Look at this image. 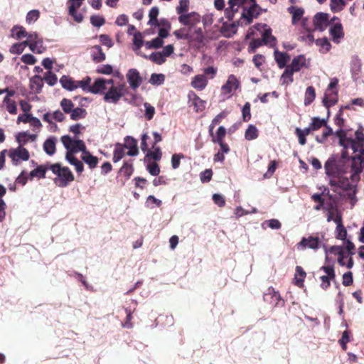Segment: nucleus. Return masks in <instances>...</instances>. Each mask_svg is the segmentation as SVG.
Instances as JSON below:
<instances>
[{"mask_svg":"<svg viewBox=\"0 0 364 364\" xmlns=\"http://www.w3.org/2000/svg\"><path fill=\"white\" fill-rule=\"evenodd\" d=\"M321 244L322 242L318 237L309 235L307 237H302L301 241L296 245V247L301 250H306V248L317 250Z\"/></svg>","mask_w":364,"mask_h":364,"instance_id":"obj_8","label":"nucleus"},{"mask_svg":"<svg viewBox=\"0 0 364 364\" xmlns=\"http://www.w3.org/2000/svg\"><path fill=\"white\" fill-rule=\"evenodd\" d=\"M36 139V134H29L26 132H21L17 136V141L20 145H23L28 142V140L35 141Z\"/></svg>","mask_w":364,"mask_h":364,"instance_id":"obj_45","label":"nucleus"},{"mask_svg":"<svg viewBox=\"0 0 364 364\" xmlns=\"http://www.w3.org/2000/svg\"><path fill=\"white\" fill-rule=\"evenodd\" d=\"M77 82V88L81 87L84 91L89 92V87H91L90 85L91 82V78L89 76L83 78L82 80L76 81Z\"/></svg>","mask_w":364,"mask_h":364,"instance_id":"obj_58","label":"nucleus"},{"mask_svg":"<svg viewBox=\"0 0 364 364\" xmlns=\"http://www.w3.org/2000/svg\"><path fill=\"white\" fill-rule=\"evenodd\" d=\"M9 156L15 165L18 164V161H28L30 158L28 151L20 145L16 149H11L9 151Z\"/></svg>","mask_w":364,"mask_h":364,"instance_id":"obj_11","label":"nucleus"},{"mask_svg":"<svg viewBox=\"0 0 364 364\" xmlns=\"http://www.w3.org/2000/svg\"><path fill=\"white\" fill-rule=\"evenodd\" d=\"M316 92L313 86H309L305 92L304 105H309L315 99Z\"/></svg>","mask_w":364,"mask_h":364,"instance_id":"obj_41","label":"nucleus"},{"mask_svg":"<svg viewBox=\"0 0 364 364\" xmlns=\"http://www.w3.org/2000/svg\"><path fill=\"white\" fill-rule=\"evenodd\" d=\"M174 50L173 45L170 44L163 48L161 51V64L166 61V58L170 56Z\"/></svg>","mask_w":364,"mask_h":364,"instance_id":"obj_48","label":"nucleus"},{"mask_svg":"<svg viewBox=\"0 0 364 364\" xmlns=\"http://www.w3.org/2000/svg\"><path fill=\"white\" fill-rule=\"evenodd\" d=\"M3 103L6 105V110L11 114H16L17 113V106L14 100L11 98L4 97Z\"/></svg>","mask_w":364,"mask_h":364,"instance_id":"obj_40","label":"nucleus"},{"mask_svg":"<svg viewBox=\"0 0 364 364\" xmlns=\"http://www.w3.org/2000/svg\"><path fill=\"white\" fill-rule=\"evenodd\" d=\"M333 222L337 225L336 233L337 238L341 240H345L347 236V231L344 225H343L342 217L341 215L337 214L333 219Z\"/></svg>","mask_w":364,"mask_h":364,"instance_id":"obj_25","label":"nucleus"},{"mask_svg":"<svg viewBox=\"0 0 364 364\" xmlns=\"http://www.w3.org/2000/svg\"><path fill=\"white\" fill-rule=\"evenodd\" d=\"M208 78L205 75H196L192 78L191 85L196 90L201 91L208 85Z\"/></svg>","mask_w":364,"mask_h":364,"instance_id":"obj_20","label":"nucleus"},{"mask_svg":"<svg viewBox=\"0 0 364 364\" xmlns=\"http://www.w3.org/2000/svg\"><path fill=\"white\" fill-rule=\"evenodd\" d=\"M83 1L84 0H68L67 3L69 14L78 23L81 22L85 18L82 14L77 11Z\"/></svg>","mask_w":364,"mask_h":364,"instance_id":"obj_12","label":"nucleus"},{"mask_svg":"<svg viewBox=\"0 0 364 364\" xmlns=\"http://www.w3.org/2000/svg\"><path fill=\"white\" fill-rule=\"evenodd\" d=\"M62 87L68 90L72 91L77 89V82L72 77L63 75L60 79Z\"/></svg>","mask_w":364,"mask_h":364,"instance_id":"obj_29","label":"nucleus"},{"mask_svg":"<svg viewBox=\"0 0 364 364\" xmlns=\"http://www.w3.org/2000/svg\"><path fill=\"white\" fill-rule=\"evenodd\" d=\"M81 159L88 165L90 169L96 168L99 162L98 158L92 155L89 151L82 154Z\"/></svg>","mask_w":364,"mask_h":364,"instance_id":"obj_28","label":"nucleus"},{"mask_svg":"<svg viewBox=\"0 0 364 364\" xmlns=\"http://www.w3.org/2000/svg\"><path fill=\"white\" fill-rule=\"evenodd\" d=\"M187 25L188 26L187 30L186 28H183L181 31H175V34L177 37L201 43L204 38L201 28H197L195 24Z\"/></svg>","mask_w":364,"mask_h":364,"instance_id":"obj_5","label":"nucleus"},{"mask_svg":"<svg viewBox=\"0 0 364 364\" xmlns=\"http://www.w3.org/2000/svg\"><path fill=\"white\" fill-rule=\"evenodd\" d=\"M108 87L105 85V79L102 78H97L93 83L92 85H91L90 87H89V92L93 94H104L106 90H107Z\"/></svg>","mask_w":364,"mask_h":364,"instance_id":"obj_21","label":"nucleus"},{"mask_svg":"<svg viewBox=\"0 0 364 364\" xmlns=\"http://www.w3.org/2000/svg\"><path fill=\"white\" fill-rule=\"evenodd\" d=\"M123 146H124L125 149H129V151L127 152L129 156H136L139 153L137 141L132 136L125 137L124 145H123Z\"/></svg>","mask_w":364,"mask_h":364,"instance_id":"obj_24","label":"nucleus"},{"mask_svg":"<svg viewBox=\"0 0 364 364\" xmlns=\"http://www.w3.org/2000/svg\"><path fill=\"white\" fill-rule=\"evenodd\" d=\"M311 198L317 203V205L314 208L315 210H327L326 207L324 206L325 200L322 198V194L314 193L311 196Z\"/></svg>","mask_w":364,"mask_h":364,"instance_id":"obj_35","label":"nucleus"},{"mask_svg":"<svg viewBox=\"0 0 364 364\" xmlns=\"http://www.w3.org/2000/svg\"><path fill=\"white\" fill-rule=\"evenodd\" d=\"M125 147L121 144H117L114 150L112 160L114 163L120 161L125 155Z\"/></svg>","mask_w":364,"mask_h":364,"instance_id":"obj_37","label":"nucleus"},{"mask_svg":"<svg viewBox=\"0 0 364 364\" xmlns=\"http://www.w3.org/2000/svg\"><path fill=\"white\" fill-rule=\"evenodd\" d=\"M40 16V12L38 10L33 9L30 11L26 18V23L36 22Z\"/></svg>","mask_w":364,"mask_h":364,"instance_id":"obj_60","label":"nucleus"},{"mask_svg":"<svg viewBox=\"0 0 364 364\" xmlns=\"http://www.w3.org/2000/svg\"><path fill=\"white\" fill-rule=\"evenodd\" d=\"M50 163L47 162L46 164L38 165L36 168L32 170L29 176L31 179L37 178L38 179L45 178L47 171L50 170Z\"/></svg>","mask_w":364,"mask_h":364,"instance_id":"obj_19","label":"nucleus"},{"mask_svg":"<svg viewBox=\"0 0 364 364\" xmlns=\"http://www.w3.org/2000/svg\"><path fill=\"white\" fill-rule=\"evenodd\" d=\"M316 45L319 47V52L321 53H328L331 48V45L327 38L317 39Z\"/></svg>","mask_w":364,"mask_h":364,"instance_id":"obj_33","label":"nucleus"},{"mask_svg":"<svg viewBox=\"0 0 364 364\" xmlns=\"http://www.w3.org/2000/svg\"><path fill=\"white\" fill-rule=\"evenodd\" d=\"M239 24H223L220 27V32L223 36L230 38L237 31V26Z\"/></svg>","mask_w":364,"mask_h":364,"instance_id":"obj_31","label":"nucleus"},{"mask_svg":"<svg viewBox=\"0 0 364 364\" xmlns=\"http://www.w3.org/2000/svg\"><path fill=\"white\" fill-rule=\"evenodd\" d=\"M96 72L99 74L110 75L113 72V68L110 65H102L97 68Z\"/></svg>","mask_w":364,"mask_h":364,"instance_id":"obj_63","label":"nucleus"},{"mask_svg":"<svg viewBox=\"0 0 364 364\" xmlns=\"http://www.w3.org/2000/svg\"><path fill=\"white\" fill-rule=\"evenodd\" d=\"M326 173L331 176L329 185L334 188H341L346 192L351 206L353 207L357 202L356 183L360 180V173L364 165L350 159L348 153L343 151L341 156L333 155L326 161L324 165Z\"/></svg>","mask_w":364,"mask_h":364,"instance_id":"obj_1","label":"nucleus"},{"mask_svg":"<svg viewBox=\"0 0 364 364\" xmlns=\"http://www.w3.org/2000/svg\"><path fill=\"white\" fill-rule=\"evenodd\" d=\"M127 79L130 87L136 90L142 82V77L136 69H130L127 74Z\"/></svg>","mask_w":364,"mask_h":364,"instance_id":"obj_17","label":"nucleus"},{"mask_svg":"<svg viewBox=\"0 0 364 364\" xmlns=\"http://www.w3.org/2000/svg\"><path fill=\"white\" fill-rule=\"evenodd\" d=\"M49 85L53 86L57 82V76L50 71L46 73L43 78Z\"/></svg>","mask_w":364,"mask_h":364,"instance_id":"obj_61","label":"nucleus"},{"mask_svg":"<svg viewBox=\"0 0 364 364\" xmlns=\"http://www.w3.org/2000/svg\"><path fill=\"white\" fill-rule=\"evenodd\" d=\"M60 106L63 112L66 114H70L75 108V105L71 100L63 98L60 102Z\"/></svg>","mask_w":364,"mask_h":364,"instance_id":"obj_43","label":"nucleus"},{"mask_svg":"<svg viewBox=\"0 0 364 364\" xmlns=\"http://www.w3.org/2000/svg\"><path fill=\"white\" fill-rule=\"evenodd\" d=\"M250 108H251V105L249 102H247L242 107V119L244 122H248L251 119Z\"/></svg>","mask_w":364,"mask_h":364,"instance_id":"obj_57","label":"nucleus"},{"mask_svg":"<svg viewBox=\"0 0 364 364\" xmlns=\"http://www.w3.org/2000/svg\"><path fill=\"white\" fill-rule=\"evenodd\" d=\"M43 149L47 154L50 156L53 155L55 152V139L50 138L46 139L43 143Z\"/></svg>","mask_w":364,"mask_h":364,"instance_id":"obj_36","label":"nucleus"},{"mask_svg":"<svg viewBox=\"0 0 364 364\" xmlns=\"http://www.w3.org/2000/svg\"><path fill=\"white\" fill-rule=\"evenodd\" d=\"M274 59L279 68H287V63L290 60V55L285 52H280L275 50L274 52Z\"/></svg>","mask_w":364,"mask_h":364,"instance_id":"obj_23","label":"nucleus"},{"mask_svg":"<svg viewBox=\"0 0 364 364\" xmlns=\"http://www.w3.org/2000/svg\"><path fill=\"white\" fill-rule=\"evenodd\" d=\"M289 10L292 14V23L299 21L304 14V10L300 8L291 7Z\"/></svg>","mask_w":364,"mask_h":364,"instance_id":"obj_51","label":"nucleus"},{"mask_svg":"<svg viewBox=\"0 0 364 364\" xmlns=\"http://www.w3.org/2000/svg\"><path fill=\"white\" fill-rule=\"evenodd\" d=\"M346 0H331L330 7L333 12H338L343 10L346 4Z\"/></svg>","mask_w":364,"mask_h":364,"instance_id":"obj_42","label":"nucleus"},{"mask_svg":"<svg viewBox=\"0 0 364 364\" xmlns=\"http://www.w3.org/2000/svg\"><path fill=\"white\" fill-rule=\"evenodd\" d=\"M330 34L333 41L338 43L344 36L342 24H333V26L330 28Z\"/></svg>","mask_w":364,"mask_h":364,"instance_id":"obj_27","label":"nucleus"},{"mask_svg":"<svg viewBox=\"0 0 364 364\" xmlns=\"http://www.w3.org/2000/svg\"><path fill=\"white\" fill-rule=\"evenodd\" d=\"M154 143L151 145V148L154 151H151L149 148L147 139H149V136L144 134L141 136V149L144 152H146L144 158V161L146 164V168L149 172L153 176H157L159 173V167L156 163V161L159 160V148L156 147V144L159 141V134L157 132L154 133Z\"/></svg>","mask_w":364,"mask_h":364,"instance_id":"obj_2","label":"nucleus"},{"mask_svg":"<svg viewBox=\"0 0 364 364\" xmlns=\"http://www.w3.org/2000/svg\"><path fill=\"white\" fill-rule=\"evenodd\" d=\"M309 24H300V28L299 30L302 35L300 36L299 38L301 41H308L309 43H311L314 41L312 31L317 28V26H321V24H313L314 28L309 27Z\"/></svg>","mask_w":364,"mask_h":364,"instance_id":"obj_15","label":"nucleus"},{"mask_svg":"<svg viewBox=\"0 0 364 364\" xmlns=\"http://www.w3.org/2000/svg\"><path fill=\"white\" fill-rule=\"evenodd\" d=\"M127 92V87L124 83H120L117 86H110L106 92L103 100L107 103L117 104Z\"/></svg>","mask_w":364,"mask_h":364,"instance_id":"obj_6","label":"nucleus"},{"mask_svg":"<svg viewBox=\"0 0 364 364\" xmlns=\"http://www.w3.org/2000/svg\"><path fill=\"white\" fill-rule=\"evenodd\" d=\"M264 301L274 306H283L284 301L282 299L279 291H275L273 287H269L263 296Z\"/></svg>","mask_w":364,"mask_h":364,"instance_id":"obj_10","label":"nucleus"},{"mask_svg":"<svg viewBox=\"0 0 364 364\" xmlns=\"http://www.w3.org/2000/svg\"><path fill=\"white\" fill-rule=\"evenodd\" d=\"M134 171V167L132 163L125 161L120 168V172L127 178H129Z\"/></svg>","mask_w":364,"mask_h":364,"instance_id":"obj_49","label":"nucleus"},{"mask_svg":"<svg viewBox=\"0 0 364 364\" xmlns=\"http://www.w3.org/2000/svg\"><path fill=\"white\" fill-rule=\"evenodd\" d=\"M293 75L294 73L287 66L281 76L282 84L289 85L291 83L294 81Z\"/></svg>","mask_w":364,"mask_h":364,"instance_id":"obj_44","label":"nucleus"},{"mask_svg":"<svg viewBox=\"0 0 364 364\" xmlns=\"http://www.w3.org/2000/svg\"><path fill=\"white\" fill-rule=\"evenodd\" d=\"M26 46L24 41L19 43H14L11 46L10 52L12 54H21L23 52Z\"/></svg>","mask_w":364,"mask_h":364,"instance_id":"obj_53","label":"nucleus"},{"mask_svg":"<svg viewBox=\"0 0 364 364\" xmlns=\"http://www.w3.org/2000/svg\"><path fill=\"white\" fill-rule=\"evenodd\" d=\"M258 136L259 132L257 127L252 124L249 125L245 131V138L248 141H251L257 139Z\"/></svg>","mask_w":364,"mask_h":364,"instance_id":"obj_38","label":"nucleus"},{"mask_svg":"<svg viewBox=\"0 0 364 364\" xmlns=\"http://www.w3.org/2000/svg\"><path fill=\"white\" fill-rule=\"evenodd\" d=\"M264 31L262 34V41L264 45H268L270 47H274L277 43V39L272 35L271 28H266L267 24H264Z\"/></svg>","mask_w":364,"mask_h":364,"instance_id":"obj_22","label":"nucleus"},{"mask_svg":"<svg viewBox=\"0 0 364 364\" xmlns=\"http://www.w3.org/2000/svg\"><path fill=\"white\" fill-rule=\"evenodd\" d=\"M347 144L345 149H351L355 155L350 159L364 165V133L363 129L360 127L355 132V139H346Z\"/></svg>","mask_w":364,"mask_h":364,"instance_id":"obj_3","label":"nucleus"},{"mask_svg":"<svg viewBox=\"0 0 364 364\" xmlns=\"http://www.w3.org/2000/svg\"><path fill=\"white\" fill-rule=\"evenodd\" d=\"M287 67L294 73L299 72L303 68H308L309 62L304 55H299L292 59Z\"/></svg>","mask_w":364,"mask_h":364,"instance_id":"obj_16","label":"nucleus"},{"mask_svg":"<svg viewBox=\"0 0 364 364\" xmlns=\"http://www.w3.org/2000/svg\"><path fill=\"white\" fill-rule=\"evenodd\" d=\"M338 83V79L334 78L331 80L327 89L326 90L322 102L328 109L338 102V90L336 89Z\"/></svg>","mask_w":364,"mask_h":364,"instance_id":"obj_7","label":"nucleus"},{"mask_svg":"<svg viewBox=\"0 0 364 364\" xmlns=\"http://www.w3.org/2000/svg\"><path fill=\"white\" fill-rule=\"evenodd\" d=\"M134 50H139L143 46V37L141 33L138 32L134 35L133 38Z\"/></svg>","mask_w":364,"mask_h":364,"instance_id":"obj_59","label":"nucleus"},{"mask_svg":"<svg viewBox=\"0 0 364 364\" xmlns=\"http://www.w3.org/2000/svg\"><path fill=\"white\" fill-rule=\"evenodd\" d=\"M28 46L30 50L35 53H42L46 50V48L43 46L42 40L36 43H31Z\"/></svg>","mask_w":364,"mask_h":364,"instance_id":"obj_50","label":"nucleus"},{"mask_svg":"<svg viewBox=\"0 0 364 364\" xmlns=\"http://www.w3.org/2000/svg\"><path fill=\"white\" fill-rule=\"evenodd\" d=\"M190 107H193L196 112H200L205 108V101L201 100L193 91H190L188 95Z\"/></svg>","mask_w":364,"mask_h":364,"instance_id":"obj_14","label":"nucleus"},{"mask_svg":"<svg viewBox=\"0 0 364 364\" xmlns=\"http://www.w3.org/2000/svg\"><path fill=\"white\" fill-rule=\"evenodd\" d=\"M313 23H331L329 21V15L326 13H317L314 18Z\"/></svg>","mask_w":364,"mask_h":364,"instance_id":"obj_56","label":"nucleus"},{"mask_svg":"<svg viewBox=\"0 0 364 364\" xmlns=\"http://www.w3.org/2000/svg\"><path fill=\"white\" fill-rule=\"evenodd\" d=\"M247 0H229L228 7L225 10V15L228 21H232L235 14L238 11L241 6H244Z\"/></svg>","mask_w":364,"mask_h":364,"instance_id":"obj_13","label":"nucleus"},{"mask_svg":"<svg viewBox=\"0 0 364 364\" xmlns=\"http://www.w3.org/2000/svg\"><path fill=\"white\" fill-rule=\"evenodd\" d=\"M178 20L180 23H198L200 21V15L192 12L187 15H180Z\"/></svg>","mask_w":364,"mask_h":364,"instance_id":"obj_32","label":"nucleus"},{"mask_svg":"<svg viewBox=\"0 0 364 364\" xmlns=\"http://www.w3.org/2000/svg\"><path fill=\"white\" fill-rule=\"evenodd\" d=\"M228 115V112L226 111H223L221 112L220 113H219L213 120H212V122H211V124L210 126V135L213 136V133H212V130L213 129V127L219 124L222 119L225 118L226 116Z\"/></svg>","mask_w":364,"mask_h":364,"instance_id":"obj_54","label":"nucleus"},{"mask_svg":"<svg viewBox=\"0 0 364 364\" xmlns=\"http://www.w3.org/2000/svg\"><path fill=\"white\" fill-rule=\"evenodd\" d=\"M31 89L36 93H40L43 86V79L40 75H34L30 80Z\"/></svg>","mask_w":364,"mask_h":364,"instance_id":"obj_30","label":"nucleus"},{"mask_svg":"<svg viewBox=\"0 0 364 364\" xmlns=\"http://www.w3.org/2000/svg\"><path fill=\"white\" fill-rule=\"evenodd\" d=\"M11 36L17 39H21L23 37L28 36L26 29L22 26H14L11 30Z\"/></svg>","mask_w":364,"mask_h":364,"instance_id":"obj_46","label":"nucleus"},{"mask_svg":"<svg viewBox=\"0 0 364 364\" xmlns=\"http://www.w3.org/2000/svg\"><path fill=\"white\" fill-rule=\"evenodd\" d=\"M263 10L259 7L255 1L252 2L250 6H243L242 11L240 14L241 18L250 23L253 19L257 18Z\"/></svg>","mask_w":364,"mask_h":364,"instance_id":"obj_9","label":"nucleus"},{"mask_svg":"<svg viewBox=\"0 0 364 364\" xmlns=\"http://www.w3.org/2000/svg\"><path fill=\"white\" fill-rule=\"evenodd\" d=\"M326 120L324 119H320L319 117H312L311 122L310 124L311 129H313L314 131L318 130L322 127L326 126Z\"/></svg>","mask_w":364,"mask_h":364,"instance_id":"obj_47","label":"nucleus"},{"mask_svg":"<svg viewBox=\"0 0 364 364\" xmlns=\"http://www.w3.org/2000/svg\"><path fill=\"white\" fill-rule=\"evenodd\" d=\"M226 135V129L224 127H219L218 129V131L216 132V136L213 137V142H220L223 141V139L225 138Z\"/></svg>","mask_w":364,"mask_h":364,"instance_id":"obj_55","label":"nucleus"},{"mask_svg":"<svg viewBox=\"0 0 364 364\" xmlns=\"http://www.w3.org/2000/svg\"><path fill=\"white\" fill-rule=\"evenodd\" d=\"M144 107L146 108L144 114L145 118L147 120H151L153 118L154 114L155 113V109L153 106H151L150 104L147 102L144 103Z\"/></svg>","mask_w":364,"mask_h":364,"instance_id":"obj_64","label":"nucleus"},{"mask_svg":"<svg viewBox=\"0 0 364 364\" xmlns=\"http://www.w3.org/2000/svg\"><path fill=\"white\" fill-rule=\"evenodd\" d=\"M72 148H75L76 150V153L79 151H82V154L87 151V147L84 141L81 139L75 140L73 146Z\"/></svg>","mask_w":364,"mask_h":364,"instance_id":"obj_62","label":"nucleus"},{"mask_svg":"<svg viewBox=\"0 0 364 364\" xmlns=\"http://www.w3.org/2000/svg\"><path fill=\"white\" fill-rule=\"evenodd\" d=\"M305 277H306V272H304L303 268L300 266H296V274H295L296 285H297L299 287L303 286V283H304Z\"/></svg>","mask_w":364,"mask_h":364,"instance_id":"obj_39","label":"nucleus"},{"mask_svg":"<svg viewBox=\"0 0 364 364\" xmlns=\"http://www.w3.org/2000/svg\"><path fill=\"white\" fill-rule=\"evenodd\" d=\"M240 86V82L234 75H229L225 84L222 86V92L225 95H231Z\"/></svg>","mask_w":364,"mask_h":364,"instance_id":"obj_18","label":"nucleus"},{"mask_svg":"<svg viewBox=\"0 0 364 364\" xmlns=\"http://www.w3.org/2000/svg\"><path fill=\"white\" fill-rule=\"evenodd\" d=\"M50 171L55 175L53 178L54 183L58 187L65 188L74 181L75 177L70 169L67 166H62L60 163L51 164Z\"/></svg>","mask_w":364,"mask_h":364,"instance_id":"obj_4","label":"nucleus"},{"mask_svg":"<svg viewBox=\"0 0 364 364\" xmlns=\"http://www.w3.org/2000/svg\"><path fill=\"white\" fill-rule=\"evenodd\" d=\"M262 44H264V43H263V41H262V39H259V38L252 39L249 44L248 52L250 53H254L259 47L262 46Z\"/></svg>","mask_w":364,"mask_h":364,"instance_id":"obj_52","label":"nucleus"},{"mask_svg":"<svg viewBox=\"0 0 364 364\" xmlns=\"http://www.w3.org/2000/svg\"><path fill=\"white\" fill-rule=\"evenodd\" d=\"M91 57L96 63L103 62L106 58L105 53L100 46H94L91 48Z\"/></svg>","mask_w":364,"mask_h":364,"instance_id":"obj_26","label":"nucleus"},{"mask_svg":"<svg viewBox=\"0 0 364 364\" xmlns=\"http://www.w3.org/2000/svg\"><path fill=\"white\" fill-rule=\"evenodd\" d=\"M70 119L74 121H77L86 117L87 112L85 109L82 107L74 108L72 112L70 114Z\"/></svg>","mask_w":364,"mask_h":364,"instance_id":"obj_34","label":"nucleus"}]
</instances>
